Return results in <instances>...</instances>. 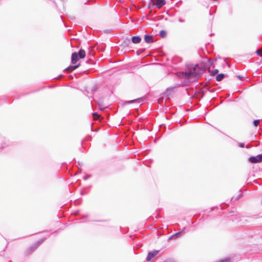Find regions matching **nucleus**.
<instances>
[{
    "label": "nucleus",
    "instance_id": "nucleus-13",
    "mask_svg": "<svg viewBox=\"0 0 262 262\" xmlns=\"http://www.w3.org/2000/svg\"><path fill=\"white\" fill-rule=\"evenodd\" d=\"M259 123V120H255L253 121V125L255 126H257Z\"/></svg>",
    "mask_w": 262,
    "mask_h": 262
},
{
    "label": "nucleus",
    "instance_id": "nucleus-15",
    "mask_svg": "<svg viewBox=\"0 0 262 262\" xmlns=\"http://www.w3.org/2000/svg\"><path fill=\"white\" fill-rule=\"evenodd\" d=\"M79 66H80V64H78L77 65L69 67V69H71H71H72V70H75V69H77V68H78Z\"/></svg>",
    "mask_w": 262,
    "mask_h": 262
},
{
    "label": "nucleus",
    "instance_id": "nucleus-7",
    "mask_svg": "<svg viewBox=\"0 0 262 262\" xmlns=\"http://www.w3.org/2000/svg\"><path fill=\"white\" fill-rule=\"evenodd\" d=\"M141 38L139 36H134L132 38V42L134 43H138L141 41Z\"/></svg>",
    "mask_w": 262,
    "mask_h": 262
},
{
    "label": "nucleus",
    "instance_id": "nucleus-20",
    "mask_svg": "<svg viewBox=\"0 0 262 262\" xmlns=\"http://www.w3.org/2000/svg\"><path fill=\"white\" fill-rule=\"evenodd\" d=\"M237 77L239 78V79H241L242 77L241 76H237Z\"/></svg>",
    "mask_w": 262,
    "mask_h": 262
},
{
    "label": "nucleus",
    "instance_id": "nucleus-12",
    "mask_svg": "<svg viewBox=\"0 0 262 262\" xmlns=\"http://www.w3.org/2000/svg\"><path fill=\"white\" fill-rule=\"evenodd\" d=\"M256 53L257 55L262 56V49L256 50Z\"/></svg>",
    "mask_w": 262,
    "mask_h": 262
},
{
    "label": "nucleus",
    "instance_id": "nucleus-6",
    "mask_svg": "<svg viewBox=\"0 0 262 262\" xmlns=\"http://www.w3.org/2000/svg\"><path fill=\"white\" fill-rule=\"evenodd\" d=\"M144 40L147 43H150L153 41V37L151 35H146L144 37Z\"/></svg>",
    "mask_w": 262,
    "mask_h": 262
},
{
    "label": "nucleus",
    "instance_id": "nucleus-2",
    "mask_svg": "<svg viewBox=\"0 0 262 262\" xmlns=\"http://www.w3.org/2000/svg\"><path fill=\"white\" fill-rule=\"evenodd\" d=\"M85 56V51L83 49H80L77 53L74 52L72 55L71 62L73 64L76 63L80 58H83Z\"/></svg>",
    "mask_w": 262,
    "mask_h": 262
},
{
    "label": "nucleus",
    "instance_id": "nucleus-18",
    "mask_svg": "<svg viewBox=\"0 0 262 262\" xmlns=\"http://www.w3.org/2000/svg\"><path fill=\"white\" fill-rule=\"evenodd\" d=\"M239 146L241 147H244V143H239Z\"/></svg>",
    "mask_w": 262,
    "mask_h": 262
},
{
    "label": "nucleus",
    "instance_id": "nucleus-19",
    "mask_svg": "<svg viewBox=\"0 0 262 262\" xmlns=\"http://www.w3.org/2000/svg\"><path fill=\"white\" fill-rule=\"evenodd\" d=\"M99 106L101 110H102L104 108V107H102L100 104H99Z\"/></svg>",
    "mask_w": 262,
    "mask_h": 262
},
{
    "label": "nucleus",
    "instance_id": "nucleus-3",
    "mask_svg": "<svg viewBox=\"0 0 262 262\" xmlns=\"http://www.w3.org/2000/svg\"><path fill=\"white\" fill-rule=\"evenodd\" d=\"M166 4L165 0H150L149 3V7L156 6L158 8H161Z\"/></svg>",
    "mask_w": 262,
    "mask_h": 262
},
{
    "label": "nucleus",
    "instance_id": "nucleus-9",
    "mask_svg": "<svg viewBox=\"0 0 262 262\" xmlns=\"http://www.w3.org/2000/svg\"><path fill=\"white\" fill-rule=\"evenodd\" d=\"M141 101V100L140 99H134V100H130V101H126L125 102V104H130V103H132L135 102H140Z\"/></svg>",
    "mask_w": 262,
    "mask_h": 262
},
{
    "label": "nucleus",
    "instance_id": "nucleus-10",
    "mask_svg": "<svg viewBox=\"0 0 262 262\" xmlns=\"http://www.w3.org/2000/svg\"><path fill=\"white\" fill-rule=\"evenodd\" d=\"M160 35L161 36V37H164L166 36V32L164 31V30H161L160 32Z\"/></svg>",
    "mask_w": 262,
    "mask_h": 262
},
{
    "label": "nucleus",
    "instance_id": "nucleus-8",
    "mask_svg": "<svg viewBox=\"0 0 262 262\" xmlns=\"http://www.w3.org/2000/svg\"><path fill=\"white\" fill-rule=\"evenodd\" d=\"M224 76H225V75L223 74H218L216 76V80L217 81H220L224 78Z\"/></svg>",
    "mask_w": 262,
    "mask_h": 262
},
{
    "label": "nucleus",
    "instance_id": "nucleus-4",
    "mask_svg": "<svg viewBox=\"0 0 262 262\" xmlns=\"http://www.w3.org/2000/svg\"><path fill=\"white\" fill-rule=\"evenodd\" d=\"M249 161L251 163H255L262 161V154H260L255 157H251L249 159Z\"/></svg>",
    "mask_w": 262,
    "mask_h": 262
},
{
    "label": "nucleus",
    "instance_id": "nucleus-1",
    "mask_svg": "<svg viewBox=\"0 0 262 262\" xmlns=\"http://www.w3.org/2000/svg\"><path fill=\"white\" fill-rule=\"evenodd\" d=\"M182 75L183 77L192 81L197 79L199 76V74L196 71L195 68L194 67L192 70H190L188 72H183Z\"/></svg>",
    "mask_w": 262,
    "mask_h": 262
},
{
    "label": "nucleus",
    "instance_id": "nucleus-5",
    "mask_svg": "<svg viewBox=\"0 0 262 262\" xmlns=\"http://www.w3.org/2000/svg\"><path fill=\"white\" fill-rule=\"evenodd\" d=\"M159 252V250H154L153 251L149 252L146 257V260L148 261H150L158 254Z\"/></svg>",
    "mask_w": 262,
    "mask_h": 262
},
{
    "label": "nucleus",
    "instance_id": "nucleus-11",
    "mask_svg": "<svg viewBox=\"0 0 262 262\" xmlns=\"http://www.w3.org/2000/svg\"><path fill=\"white\" fill-rule=\"evenodd\" d=\"M93 115L94 119L95 120L98 119L100 117V116L97 113H94L93 114Z\"/></svg>",
    "mask_w": 262,
    "mask_h": 262
},
{
    "label": "nucleus",
    "instance_id": "nucleus-17",
    "mask_svg": "<svg viewBox=\"0 0 262 262\" xmlns=\"http://www.w3.org/2000/svg\"><path fill=\"white\" fill-rule=\"evenodd\" d=\"M180 233V232H178V233H176L175 234H174V235H172L171 236H170V237H169V239L172 238V237H173V236H175L178 235Z\"/></svg>",
    "mask_w": 262,
    "mask_h": 262
},
{
    "label": "nucleus",
    "instance_id": "nucleus-16",
    "mask_svg": "<svg viewBox=\"0 0 262 262\" xmlns=\"http://www.w3.org/2000/svg\"><path fill=\"white\" fill-rule=\"evenodd\" d=\"M179 22H181V23H184L185 21L184 19L181 18H179Z\"/></svg>",
    "mask_w": 262,
    "mask_h": 262
},
{
    "label": "nucleus",
    "instance_id": "nucleus-14",
    "mask_svg": "<svg viewBox=\"0 0 262 262\" xmlns=\"http://www.w3.org/2000/svg\"><path fill=\"white\" fill-rule=\"evenodd\" d=\"M218 73V70L217 69L213 70L211 71V74L212 75H214Z\"/></svg>",
    "mask_w": 262,
    "mask_h": 262
}]
</instances>
